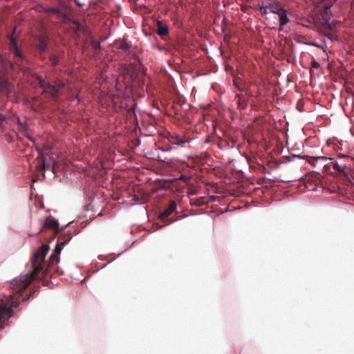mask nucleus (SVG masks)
Instances as JSON below:
<instances>
[{"mask_svg": "<svg viewBox=\"0 0 354 354\" xmlns=\"http://www.w3.org/2000/svg\"><path fill=\"white\" fill-rule=\"evenodd\" d=\"M331 17H322L321 18V24H323L326 28L333 30L335 29V26L330 21Z\"/></svg>", "mask_w": 354, "mask_h": 354, "instance_id": "19", "label": "nucleus"}, {"mask_svg": "<svg viewBox=\"0 0 354 354\" xmlns=\"http://www.w3.org/2000/svg\"><path fill=\"white\" fill-rule=\"evenodd\" d=\"M290 157H292L293 160L295 158H298L300 160H304L307 161L311 165L315 167L316 162L319 160L326 161V160H329L334 161L336 158H337V159L344 158L348 157V156L345 155V154H339V155H337V156L336 158H334V157L321 156H314L292 153V154H290Z\"/></svg>", "mask_w": 354, "mask_h": 354, "instance_id": "5", "label": "nucleus"}, {"mask_svg": "<svg viewBox=\"0 0 354 354\" xmlns=\"http://www.w3.org/2000/svg\"><path fill=\"white\" fill-rule=\"evenodd\" d=\"M39 84L41 86L44 87L45 85V80L42 78H39Z\"/></svg>", "mask_w": 354, "mask_h": 354, "instance_id": "39", "label": "nucleus"}, {"mask_svg": "<svg viewBox=\"0 0 354 354\" xmlns=\"http://www.w3.org/2000/svg\"><path fill=\"white\" fill-rule=\"evenodd\" d=\"M87 280H88V278H87V277H85V278H84V279L81 281V282H82V283H86V281Z\"/></svg>", "mask_w": 354, "mask_h": 354, "instance_id": "50", "label": "nucleus"}, {"mask_svg": "<svg viewBox=\"0 0 354 354\" xmlns=\"http://www.w3.org/2000/svg\"><path fill=\"white\" fill-rule=\"evenodd\" d=\"M28 279H29L28 283L30 285L32 284L34 287L37 286L35 283L38 282H41L43 285L46 286L50 281L48 279H44L32 268H30L26 274H21L20 275L13 278L8 284L9 288L11 289V292L6 296L8 297H10V303L8 306L17 299L20 301V304H21L22 301L21 299V297H22L23 290L28 285L26 284V281Z\"/></svg>", "mask_w": 354, "mask_h": 354, "instance_id": "1", "label": "nucleus"}, {"mask_svg": "<svg viewBox=\"0 0 354 354\" xmlns=\"http://www.w3.org/2000/svg\"><path fill=\"white\" fill-rule=\"evenodd\" d=\"M57 270L58 274L60 275H63L64 273V272L63 270H60L58 267L57 268Z\"/></svg>", "mask_w": 354, "mask_h": 354, "instance_id": "43", "label": "nucleus"}, {"mask_svg": "<svg viewBox=\"0 0 354 354\" xmlns=\"http://www.w3.org/2000/svg\"><path fill=\"white\" fill-rule=\"evenodd\" d=\"M322 172L324 173H329V174H333L334 171H331V166L328 164H325L323 166V168L322 171H310V173L313 174L312 176L310 178V180H311L313 183H318L321 182L322 180Z\"/></svg>", "mask_w": 354, "mask_h": 354, "instance_id": "10", "label": "nucleus"}, {"mask_svg": "<svg viewBox=\"0 0 354 354\" xmlns=\"http://www.w3.org/2000/svg\"><path fill=\"white\" fill-rule=\"evenodd\" d=\"M157 32L160 36L167 35L169 32V29L166 26H163L161 22L158 21V30Z\"/></svg>", "mask_w": 354, "mask_h": 354, "instance_id": "18", "label": "nucleus"}, {"mask_svg": "<svg viewBox=\"0 0 354 354\" xmlns=\"http://www.w3.org/2000/svg\"><path fill=\"white\" fill-rule=\"evenodd\" d=\"M42 91H43V93H44L45 91H47L48 90L43 89Z\"/></svg>", "mask_w": 354, "mask_h": 354, "instance_id": "59", "label": "nucleus"}, {"mask_svg": "<svg viewBox=\"0 0 354 354\" xmlns=\"http://www.w3.org/2000/svg\"><path fill=\"white\" fill-rule=\"evenodd\" d=\"M177 209V203L176 201H172L169 206L162 211V212L160 214L161 217H165L167 216H169L170 214H173L174 212L176 211Z\"/></svg>", "mask_w": 354, "mask_h": 354, "instance_id": "16", "label": "nucleus"}, {"mask_svg": "<svg viewBox=\"0 0 354 354\" xmlns=\"http://www.w3.org/2000/svg\"><path fill=\"white\" fill-rule=\"evenodd\" d=\"M102 95H109L110 103L115 109L121 111L136 115L138 104L132 95L127 93V90H100Z\"/></svg>", "mask_w": 354, "mask_h": 354, "instance_id": "3", "label": "nucleus"}, {"mask_svg": "<svg viewBox=\"0 0 354 354\" xmlns=\"http://www.w3.org/2000/svg\"><path fill=\"white\" fill-rule=\"evenodd\" d=\"M16 30V28H14L12 34L9 36V39L11 43L12 48L13 50L19 48L17 39L14 37V34Z\"/></svg>", "mask_w": 354, "mask_h": 354, "instance_id": "21", "label": "nucleus"}, {"mask_svg": "<svg viewBox=\"0 0 354 354\" xmlns=\"http://www.w3.org/2000/svg\"><path fill=\"white\" fill-rule=\"evenodd\" d=\"M7 91H9V92H8V93H9V94H10V93H12V91H13L14 90L10 89V90H7Z\"/></svg>", "mask_w": 354, "mask_h": 354, "instance_id": "53", "label": "nucleus"}, {"mask_svg": "<svg viewBox=\"0 0 354 354\" xmlns=\"http://www.w3.org/2000/svg\"><path fill=\"white\" fill-rule=\"evenodd\" d=\"M35 149L37 151L39 156L41 158V160H44V158H47V154L45 153L44 150L40 148L38 146H35Z\"/></svg>", "mask_w": 354, "mask_h": 354, "instance_id": "24", "label": "nucleus"}, {"mask_svg": "<svg viewBox=\"0 0 354 354\" xmlns=\"http://www.w3.org/2000/svg\"><path fill=\"white\" fill-rule=\"evenodd\" d=\"M136 241H133L131 245H132L133 243H136Z\"/></svg>", "mask_w": 354, "mask_h": 354, "instance_id": "61", "label": "nucleus"}, {"mask_svg": "<svg viewBox=\"0 0 354 354\" xmlns=\"http://www.w3.org/2000/svg\"><path fill=\"white\" fill-rule=\"evenodd\" d=\"M75 3L79 6H82L84 5V3L80 1V0H75Z\"/></svg>", "mask_w": 354, "mask_h": 354, "instance_id": "40", "label": "nucleus"}, {"mask_svg": "<svg viewBox=\"0 0 354 354\" xmlns=\"http://www.w3.org/2000/svg\"><path fill=\"white\" fill-rule=\"evenodd\" d=\"M283 158V163H288V162H290L291 161L293 160V159L292 158V157H290V155H288V156H283L282 157Z\"/></svg>", "mask_w": 354, "mask_h": 354, "instance_id": "30", "label": "nucleus"}, {"mask_svg": "<svg viewBox=\"0 0 354 354\" xmlns=\"http://www.w3.org/2000/svg\"><path fill=\"white\" fill-rule=\"evenodd\" d=\"M153 91V90H152V89L147 90V91H150V92H149V93H151Z\"/></svg>", "mask_w": 354, "mask_h": 354, "instance_id": "56", "label": "nucleus"}, {"mask_svg": "<svg viewBox=\"0 0 354 354\" xmlns=\"http://www.w3.org/2000/svg\"><path fill=\"white\" fill-rule=\"evenodd\" d=\"M14 53H15V57H20V58L23 57L22 54L20 52V50H19V48L14 50Z\"/></svg>", "mask_w": 354, "mask_h": 354, "instance_id": "34", "label": "nucleus"}, {"mask_svg": "<svg viewBox=\"0 0 354 354\" xmlns=\"http://www.w3.org/2000/svg\"><path fill=\"white\" fill-rule=\"evenodd\" d=\"M78 231L75 229L73 231L71 230L67 232L59 230L56 235L58 236L55 247L53 250L52 254L50 255V259L53 263L58 264L60 262V255L66 245H67L73 239V234H77Z\"/></svg>", "mask_w": 354, "mask_h": 354, "instance_id": "4", "label": "nucleus"}, {"mask_svg": "<svg viewBox=\"0 0 354 354\" xmlns=\"http://www.w3.org/2000/svg\"><path fill=\"white\" fill-rule=\"evenodd\" d=\"M295 91L296 93H299L301 90L297 89V90H295Z\"/></svg>", "mask_w": 354, "mask_h": 354, "instance_id": "55", "label": "nucleus"}, {"mask_svg": "<svg viewBox=\"0 0 354 354\" xmlns=\"http://www.w3.org/2000/svg\"><path fill=\"white\" fill-rule=\"evenodd\" d=\"M331 5L326 4L324 6V10L322 14V17H331L333 15L332 11H331Z\"/></svg>", "mask_w": 354, "mask_h": 354, "instance_id": "20", "label": "nucleus"}, {"mask_svg": "<svg viewBox=\"0 0 354 354\" xmlns=\"http://www.w3.org/2000/svg\"><path fill=\"white\" fill-rule=\"evenodd\" d=\"M272 181H276V180H277V178H275L274 179H272Z\"/></svg>", "mask_w": 354, "mask_h": 354, "instance_id": "62", "label": "nucleus"}, {"mask_svg": "<svg viewBox=\"0 0 354 354\" xmlns=\"http://www.w3.org/2000/svg\"><path fill=\"white\" fill-rule=\"evenodd\" d=\"M120 49H121L122 50H123L125 53H127L129 55H133V56L135 59V61L133 62L134 64H138L140 65H142L140 59L138 58H136L135 49L132 46L129 45L127 43H123L120 46Z\"/></svg>", "mask_w": 354, "mask_h": 354, "instance_id": "11", "label": "nucleus"}, {"mask_svg": "<svg viewBox=\"0 0 354 354\" xmlns=\"http://www.w3.org/2000/svg\"><path fill=\"white\" fill-rule=\"evenodd\" d=\"M259 7L261 14L264 15H266L269 13L277 14L283 8L274 2H268L266 3L261 2L259 3Z\"/></svg>", "mask_w": 354, "mask_h": 354, "instance_id": "9", "label": "nucleus"}, {"mask_svg": "<svg viewBox=\"0 0 354 354\" xmlns=\"http://www.w3.org/2000/svg\"><path fill=\"white\" fill-rule=\"evenodd\" d=\"M42 10L44 12H53V13H56V14H59V11L60 10L58 9V8H46V7H44L42 8Z\"/></svg>", "mask_w": 354, "mask_h": 354, "instance_id": "26", "label": "nucleus"}, {"mask_svg": "<svg viewBox=\"0 0 354 354\" xmlns=\"http://www.w3.org/2000/svg\"><path fill=\"white\" fill-rule=\"evenodd\" d=\"M72 101H75L76 104H77L81 102V99L77 95H74Z\"/></svg>", "mask_w": 354, "mask_h": 354, "instance_id": "35", "label": "nucleus"}, {"mask_svg": "<svg viewBox=\"0 0 354 354\" xmlns=\"http://www.w3.org/2000/svg\"><path fill=\"white\" fill-rule=\"evenodd\" d=\"M317 187L316 186H314L313 187H311L309 189V190L310 191H313V192H315V191H317Z\"/></svg>", "mask_w": 354, "mask_h": 354, "instance_id": "47", "label": "nucleus"}, {"mask_svg": "<svg viewBox=\"0 0 354 354\" xmlns=\"http://www.w3.org/2000/svg\"><path fill=\"white\" fill-rule=\"evenodd\" d=\"M123 252H121L120 253H119L114 259H113L112 260L109 261V262H107L106 264H104L101 268L98 269L96 272H98L99 270L106 268L109 264H110L111 263H112L113 261H114L115 259H117L120 256V254L122 253Z\"/></svg>", "mask_w": 354, "mask_h": 354, "instance_id": "29", "label": "nucleus"}, {"mask_svg": "<svg viewBox=\"0 0 354 354\" xmlns=\"http://www.w3.org/2000/svg\"><path fill=\"white\" fill-rule=\"evenodd\" d=\"M326 145L335 151L342 150V143L335 138H328L326 140Z\"/></svg>", "mask_w": 354, "mask_h": 354, "instance_id": "13", "label": "nucleus"}, {"mask_svg": "<svg viewBox=\"0 0 354 354\" xmlns=\"http://www.w3.org/2000/svg\"><path fill=\"white\" fill-rule=\"evenodd\" d=\"M92 46H93V48L96 50V49L100 48L101 44L100 41H93Z\"/></svg>", "mask_w": 354, "mask_h": 354, "instance_id": "33", "label": "nucleus"}, {"mask_svg": "<svg viewBox=\"0 0 354 354\" xmlns=\"http://www.w3.org/2000/svg\"><path fill=\"white\" fill-rule=\"evenodd\" d=\"M97 258L100 261H102L104 259V258L102 255H99Z\"/></svg>", "mask_w": 354, "mask_h": 354, "instance_id": "48", "label": "nucleus"}, {"mask_svg": "<svg viewBox=\"0 0 354 354\" xmlns=\"http://www.w3.org/2000/svg\"><path fill=\"white\" fill-rule=\"evenodd\" d=\"M53 147L50 145H46L44 150H50Z\"/></svg>", "mask_w": 354, "mask_h": 354, "instance_id": "41", "label": "nucleus"}, {"mask_svg": "<svg viewBox=\"0 0 354 354\" xmlns=\"http://www.w3.org/2000/svg\"><path fill=\"white\" fill-rule=\"evenodd\" d=\"M188 106H189V107H191V106H192V104H188Z\"/></svg>", "mask_w": 354, "mask_h": 354, "instance_id": "63", "label": "nucleus"}, {"mask_svg": "<svg viewBox=\"0 0 354 354\" xmlns=\"http://www.w3.org/2000/svg\"><path fill=\"white\" fill-rule=\"evenodd\" d=\"M41 232H36V233H31V232H28V236L31 237V236H37L38 235L39 233H41Z\"/></svg>", "mask_w": 354, "mask_h": 354, "instance_id": "38", "label": "nucleus"}, {"mask_svg": "<svg viewBox=\"0 0 354 354\" xmlns=\"http://www.w3.org/2000/svg\"><path fill=\"white\" fill-rule=\"evenodd\" d=\"M241 93H236L235 97L240 109H245L249 103H253V95L249 94L250 90H238Z\"/></svg>", "mask_w": 354, "mask_h": 354, "instance_id": "7", "label": "nucleus"}, {"mask_svg": "<svg viewBox=\"0 0 354 354\" xmlns=\"http://www.w3.org/2000/svg\"><path fill=\"white\" fill-rule=\"evenodd\" d=\"M30 189L31 190L33 189V185H31Z\"/></svg>", "mask_w": 354, "mask_h": 354, "instance_id": "60", "label": "nucleus"}, {"mask_svg": "<svg viewBox=\"0 0 354 354\" xmlns=\"http://www.w3.org/2000/svg\"><path fill=\"white\" fill-rule=\"evenodd\" d=\"M62 17V23H66L68 21H71L69 17L67 16V15L62 12L61 10L59 11V13L58 14Z\"/></svg>", "mask_w": 354, "mask_h": 354, "instance_id": "28", "label": "nucleus"}, {"mask_svg": "<svg viewBox=\"0 0 354 354\" xmlns=\"http://www.w3.org/2000/svg\"><path fill=\"white\" fill-rule=\"evenodd\" d=\"M67 227V225H60L59 221L51 216L47 217L44 222L41 223L40 232L46 229L52 231L64 230Z\"/></svg>", "mask_w": 354, "mask_h": 354, "instance_id": "8", "label": "nucleus"}, {"mask_svg": "<svg viewBox=\"0 0 354 354\" xmlns=\"http://www.w3.org/2000/svg\"><path fill=\"white\" fill-rule=\"evenodd\" d=\"M333 169L334 171L338 173L339 175L344 176L346 178H349L348 172L346 171V165L343 163H339L337 161L333 162Z\"/></svg>", "mask_w": 354, "mask_h": 354, "instance_id": "12", "label": "nucleus"}, {"mask_svg": "<svg viewBox=\"0 0 354 354\" xmlns=\"http://www.w3.org/2000/svg\"><path fill=\"white\" fill-rule=\"evenodd\" d=\"M19 122V126H20L21 129H24V130L26 131L27 127H24V125L22 124V123L20 121Z\"/></svg>", "mask_w": 354, "mask_h": 354, "instance_id": "45", "label": "nucleus"}, {"mask_svg": "<svg viewBox=\"0 0 354 354\" xmlns=\"http://www.w3.org/2000/svg\"><path fill=\"white\" fill-rule=\"evenodd\" d=\"M325 37L331 41H335L337 39L330 34H326Z\"/></svg>", "mask_w": 354, "mask_h": 354, "instance_id": "36", "label": "nucleus"}, {"mask_svg": "<svg viewBox=\"0 0 354 354\" xmlns=\"http://www.w3.org/2000/svg\"><path fill=\"white\" fill-rule=\"evenodd\" d=\"M191 205H198V203L197 201H191Z\"/></svg>", "mask_w": 354, "mask_h": 354, "instance_id": "42", "label": "nucleus"}, {"mask_svg": "<svg viewBox=\"0 0 354 354\" xmlns=\"http://www.w3.org/2000/svg\"><path fill=\"white\" fill-rule=\"evenodd\" d=\"M158 159L163 162L167 163L168 165H172L174 164V159L171 158L163 157L161 155L158 156Z\"/></svg>", "mask_w": 354, "mask_h": 354, "instance_id": "23", "label": "nucleus"}, {"mask_svg": "<svg viewBox=\"0 0 354 354\" xmlns=\"http://www.w3.org/2000/svg\"><path fill=\"white\" fill-rule=\"evenodd\" d=\"M299 44L306 45V46H312L317 48H319L322 49L325 53L327 50L326 43L325 40H321L320 43L307 41H299Z\"/></svg>", "mask_w": 354, "mask_h": 354, "instance_id": "15", "label": "nucleus"}, {"mask_svg": "<svg viewBox=\"0 0 354 354\" xmlns=\"http://www.w3.org/2000/svg\"><path fill=\"white\" fill-rule=\"evenodd\" d=\"M192 141V138H182L180 136H170L169 138V142L171 144L170 147H160L158 148V150L162 152H169L174 147H183L185 144L190 143Z\"/></svg>", "mask_w": 354, "mask_h": 354, "instance_id": "6", "label": "nucleus"}, {"mask_svg": "<svg viewBox=\"0 0 354 354\" xmlns=\"http://www.w3.org/2000/svg\"><path fill=\"white\" fill-rule=\"evenodd\" d=\"M351 107L352 112L354 113V104H353V105H351Z\"/></svg>", "mask_w": 354, "mask_h": 354, "instance_id": "52", "label": "nucleus"}, {"mask_svg": "<svg viewBox=\"0 0 354 354\" xmlns=\"http://www.w3.org/2000/svg\"><path fill=\"white\" fill-rule=\"evenodd\" d=\"M43 161V169L44 171L50 170L51 168L50 162L48 160V158H44Z\"/></svg>", "mask_w": 354, "mask_h": 354, "instance_id": "27", "label": "nucleus"}, {"mask_svg": "<svg viewBox=\"0 0 354 354\" xmlns=\"http://www.w3.org/2000/svg\"><path fill=\"white\" fill-rule=\"evenodd\" d=\"M334 1L335 2V1H337V0H335Z\"/></svg>", "mask_w": 354, "mask_h": 354, "instance_id": "64", "label": "nucleus"}, {"mask_svg": "<svg viewBox=\"0 0 354 354\" xmlns=\"http://www.w3.org/2000/svg\"><path fill=\"white\" fill-rule=\"evenodd\" d=\"M278 91V90H276V91ZM279 91H280V92H279V94H281V93H282V91H283V90H282V89H280V90H279Z\"/></svg>", "mask_w": 354, "mask_h": 354, "instance_id": "58", "label": "nucleus"}, {"mask_svg": "<svg viewBox=\"0 0 354 354\" xmlns=\"http://www.w3.org/2000/svg\"><path fill=\"white\" fill-rule=\"evenodd\" d=\"M277 15L279 17V30H283V27L287 24L290 20L288 17V11L285 8H283Z\"/></svg>", "mask_w": 354, "mask_h": 354, "instance_id": "14", "label": "nucleus"}, {"mask_svg": "<svg viewBox=\"0 0 354 354\" xmlns=\"http://www.w3.org/2000/svg\"><path fill=\"white\" fill-rule=\"evenodd\" d=\"M305 104V102L304 100V99H299L297 100V105H296V108H297V110L299 111V112H304V106Z\"/></svg>", "mask_w": 354, "mask_h": 354, "instance_id": "25", "label": "nucleus"}, {"mask_svg": "<svg viewBox=\"0 0 354 354\" xmlns=\"http://www.w3.org/2000/svg\"><path fill=\"white\" fill-rule=\"evenodd\" d=\"M9 118L7 116L0 113V125L2 124L4 122H7Z\"/></svg>", "mask_w": 354, "mask_h": 354, "instance_id": "32", "label": "nucleus"}, {"mask_svg": "<svg viewBox=\"0 0 354 354\" xmlns=\"http://www.w3.org/2000/svg\"><path fill=\"white\" fill-rule=\"evenodd\" d=\"M57 63V59L56 57L54 58V60L53 61V65H56Z\"/></svg>", "mask_w": 354, "mask_h": 354, "instance_id": "49", "label": "nucleus"}, {"mask_svg": "<svg viewBox=\"0 0 354 354\" xmlns=\"http://www.w3.org/2000/svg\"><path fill=\"white\" fill-rule=\"evenodd\" d=\"M175 91L174 103L182 106L187 102V100L185 96L180 93L179 90H174Z\"/></svg>", "mask_w": 354, "mask_h": 354, "instance_id": "17", "label": "nucleus"}, {"mask_svg": "<svg viewBox=\"0 0 354 354\" xmlns=\"http://www.w3.org/2000/svg\"><path fill=\"white\" fill-rule=\"evenodd\" d=\"M0 62H3V57L1 56V55L0 54Z\"/></svg>", "mask_w": 354, "mask_h": 354, "instance_id": "54", "label": "nucleus"}, {"mask_svg": "<svg viewBox=\"0 0 354 354\" xmlns=\"http://www.w3.org/2000/svg\"><path fill=\"white\" fill-rule=\"evenodd\" d=\"M25 136H26V138H27L30 141H31V142L34 144V145H35V146H36V139H35L33 136H32L29 135L27 132H26Z\"/></svg>", "mask_w": 354, "mask_h": 354, "instance_id": "31", "label": "nucleus"}, {"mask_svg": "<svg viewBox=\"0 0 354 354\" xmlns=\"http://www.w3.org/2000/svg\"><path fill=\"white\" fill-rule=\"evenodd\" d=\"M50 88H53V89H55L57 88L55 86H52Z\"/></svg>", "mask_w": 354, "mask_h": 354, "instance_id": "57", "label": "nucleus"}, {"mask_svg": "<svg viewBox=\"0 0 354 354\" xmlns=\"http://www.w3.org/2000/svg\"><path fill=\"white\" fill-rule=\"evenodd\" d=\"M50 250L49 243L41 244L38 249H37L32 254L29 263L26 264L28 266L29 263L31 265V268L40 274L44 279H49L51 275V265L55 264L53 263L49 259V262L46 259V255Z\"/></svg>", "mask_w": 354, "mask_h": 354, "instance_id": "2", "label": "nucleus"}, {"mask_svg": "<svg viewBox=\"0 0 354 354\" xmlns=\"http://www.w3.org/2000/svg\"><path fill=\"white\" fill-rule=\"evenodd\" d=\"M73 22L75 26V27L74 28V32H77L78 31H82L84 32L86 31V28L83 27L79 21L73 20Z\"/></svg>", "mask_w": 354, "mask_h": 354, "instance_id": "22", "label": "nucleus"}, {"mask_svg": "<svg viewBox=\"0 0 354 354\" xmlns=\"http://www.w3.org/2000/svg\"><path fill=\"white\" fill-rule=\"evenodd\" d=\"M334 91H337V93H339V94H340V95H342V91H343L344 90H337V89H335V90H334ZM344 91H348V90H344Z\"/></svg>", "mask_w": 354, "mask_h": 354, "instance_id": "44", "label": "nucleus"}, {"mask_svg": "<svg viewBox=\"0 0 354 354\" xmlns=\"http://www.w3.org/2000/svg\"><path fill=\"white\" fill-rule=\"evenodd\" d=\"M312 66L315 68H318L319 66V63L317 61L313 60L312 62Z\"/></svg>", "mask_w": 354, "mask_h": 354, "instance_id": "37", "label": "nucleus"}, {"mask_svg": "<svg viewBox=\"0 0 354 354\" xmlns=\"http://www.w3.org/2000/svg\"><path fill=\"white\" fill-rule=\"evenodd\" d=\"M54 91V93L56 94V95H59L60 94V91L62 90H58V89H56V90H53Z\"/></svg>", "mask_w": 354, "mask_h": 354, "instance_id": "46", "label": "nucleus"}, {"mask_svg": "<svg viewBox=\"0 0 354 354\" xmlns=\"http://www.w3.org/2000/svg\"><path fill=\"white\" fill-rule=\"evenodd\" d=\"M45 48H46V47H45V46H44V45H41V46H40V49H41V50H43V51H44V50H45Z\"/></svg>", "mask_w": 354, "mask_h": 354, "instance_id": "51", "label": "nucleus"}]
</instances>
